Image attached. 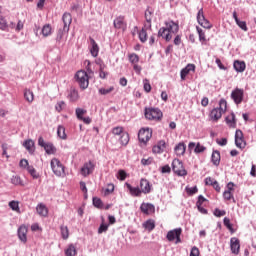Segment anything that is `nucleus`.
I'll return each mask as SVG.
<instances>
[{"instance_id": "60", "label": "nucleus", "mask_w": 256, "mask_h": 256, "mask_svg": "<svg viewBox=\"0 0 256 256\" xmlns=\"http://www.w3.org/2000/svg\"><path fill=\"white\" fill-rule=\"evenodd\" d=\"M120 181H125L127 178V173L124 170H119L118 172Z\"/></svg>"}, {"instance_id": "12", "label": "nucleus", "mask_w": 256, "mask_h": 256, "mask_svg": "<svg viewBox=\"0 0 256 256\" xmlns=\"http://www.w3.org/2000/svg\"><path fill=\"white\" fill-rule=\"evenodd\" d=\"M93 171H95V164L90 161L88 163H85L81 168V175H83V177H87V175H91Z\"/></svg>"}, {"instance_id": "11", "label": "nucleus", "mask_w": 256, "mask_h": 256, "mask_svg": "<svg viewBox=\"0 0 256 256\" xmlns=\"http://www.w3.org/2000/svg\"><path fill=\"white\" fill-rule=\"evenodd\" d=\"M235 145L238 147V149H245L247 145L245 139L243 138V131L241 130H236L235 132Z\"/></svg>"}, {"instance_id": "59", "label": "nucleus", "mask_w": 256, "mask_h": 256, "mask_svg": "<svg viewBox=\"0 0 256 256\" xmlns=\"http://www.w3.org/2000/svg\"><path fill=\"white\" fill-rule=\"evenodd\" d=\"M113 135H121L123 133V127H115L112 130Z\"/></svg>"}, {"instance_id": "25", "label": "nucleus", "mask_w": 256, "mask_h": 256, "mask_svg": "<svg viewBox=\"0 0 256 256\" xmlns=\"http://www.w3.org/2000/svg\"><path fill=\"white\" fill-rule=\"evenodd\" d=\"M186 149H187V146L185 145V143L180 142L178 145H176V147L174 148V151L176 155L181 156V155H185Z\"/></svg>"}, {"instance_id": "56", "label": "nucleus", "mask_w": 256, "mask_h": 256, "mask_svg": "<svg viewBox=\"0 0 256 256\" xmlns=\"http://www.w3.org/2000/svg\"><path fill=\"white\" fill-rule=\"evenodd\" d=\"M20 167L27 170L31 166L29 165V161H27V159H22L20 160Z\"/></svg>"}, {"instance_id": "30", "label": "nucleus", "mask_w": 256, "mask_h": 256, "mask_svg": "<svg viewBox=\"0 0 256 256\" xmlns=\"http://www.w3.org/2000/svg\"><path fill=\"white\" fill-rule=\"evenodd\" d=\"M44 150L48 155H54L55 151H57V149L51 142H47V145L44 147Z\"/></svg>"}, {"instance_id": "50", "label": "nucleus", "mask_w": 256, "mask_h": 256, "mask_svg": "<svg viewBox=\"0 0 256 256\" xmlns=\"http://www.w3.org/2000/svg\"><path fill=\"white\" fill-rule=\"evenodd\" d=\"M215 217H225L227 215V212L225 210H219V208H216L214 210Z\"/></svg>"}, {"instance_id": "64", "label": "nucleus", "mask_w": 256, "mask_h": 256, "mask_svg": "<svg viewBox=\"0 0 256 256\" xmlns=\"http://www.w3.org/2000/svg\"><path fill=\"white\" fill-rule=\"evenodd\" d=\"M161 173H171V167L169 165H165L161 168Z\"/></svg>"}, {"instance_id": "20", "label": "nucleus", "mask_w": 256, "mask_h": 256, "mask_svg": "<svg viewBox=\"0 0 256 256\" xmlns=\"http://www.w3.org/2000/svg\"><path fill=\"white\" fill-rule=\"evenodd\" d=\"M158 37H162V39H165V41H170L173 36L169 33V30L165 27H162L158 31Z\"/></svg>"}, {"instance_id": "2", "label": "nucleus", "mask_w": 256, "mask_h": 256, "mask_svg": "<svg viewBox=\"0 0 256 256\" xmlns=\"http://www.w3.org/2000/svg\"><path fill=\"white\" fill-rule=\"evenodd\" d=\"M227 111V101L224 99H221L219 102V108H214L211 113L210 117L213 119V121H219L221 117L223 116V113Z\"/></svg>"}, {"instance_id": "32", "label": "nucleus", "mask_w": 256, "mask_h": 256, "mask_svg": "<svg viewBox=\"0 0 256 256\" xmlns=\"http://www.w3.org/2000/svg\"><path fill=\"white\" fill-rule=\"evenodd\" d=\"M143 227L147 230V231H153L155 229V221L153 220H147L144 224Z\"/></svg>"}, {"instance_id": "1", "label": "nucleus", "mask_w": 256, "mask_h": 256, "mask_svg": "<svg viewBox=\"0 0 256 256\" xmlns=\"http://www.w3.org/2000/svg\"><path fill=\"white\" fill-rule=\"evenodd\" d=\"M63 21V29H59L56 36V41H61L64 35L69 33V29L71 27V23H73V17L70 13L65 12L62 16Z\"/></svg>"}, {"instance_id": "24", "label": "nucleus", "mask_w": 256, "mask_h": 256, "mask_svg": "<svg viewBox=\"0 0 256 256\" xmlns=\"http://www.w3.org/2000/svg\"><path fill=\"white\" fill-rule=\"evenodd\" d=\"M90 43H91L90 53L92 57H97V55H99V45H97V42H95L94 39H90Z\"/></svg>"}, {"instance_id": "34", "label": "nucleus", "mask_w": 256, "mask_h": 256, "mask_svg": "<svg viewBox=\"0 0 256 256\" xmlns=\"http://www.w3.org/2000/svg\"><path fill=\"white\" fill-rule=\"evenodd\" d=\"M152 15H153V13L151 12V10L147 9L145 11V19H146V21L148 23V25H146L145 27H148L149 29H151Z\"/></svg>"}, {"instance_id": "44", "label": "nucleus", "mask_w": 256, "mask_h": 256, "mask_svg": "<svg viewBox=\"0 0 256 256\" xmlns=\"http://www.w3.org/2000/svg\"><path fill=\"white\" fill-rule=\"evenodd\" d=\"M55 109L56 111H58V113H61L63 109H65V101L57 102V104L55 105Z\"/></svg>"}, {"instance_id": "7", "label": "nucleus", "mask_w": 256, "mask_h": 256, "mask_svg": "<svg viewBox=\"0 0 256 256\" xmlns=\"http://www.w3.org/2000/svg\"><path fill=\"white\" fill-rule=\"evenodd\" d=\"M181 233H183V230L181 228H176L174 230H170L167 233L166 239L168 241H175L176 245L181 243Z\"/></svg>"}, {"instance_id": "31", "label": "nucleus", "mask_w": 256, "mask_h": 256, "mask_svg": "<svg viewBox=\"0 0 256 256\" xmlns=\"http://www.w3.org/2000/svg\"><path fill=\"white\" fill-rule=\"evenodd\" d=\"M212 163L216 166L221 163V154L219 153V151H214L212 153Z\"/></svg>"}, {"instance_id": "62", "label": "nucleus", "mask_w": 256, "mask_h": 256, "mask_svg": "<svg viewBox=\"0 0 256 256\" xmlns=\"http://www.w3.org/2000/svg\"><path fill=\"white\" fill-rule=\"evenodd\" d=\"M216 182H217V180H215V179H213V178H211V177H208V178L205 179V184H206V185H212V186H214Z\"/></svg>"}, {"instance_id": "58", "label": "nucleus", "mask_w": 256, "mask_h": 256, "mask_svg": "<svg viewBox=\"0 0 256 256\" xmlns=\"http://www.w3.org/2000/svg\"><path fill=\"white\" fill-rule=\"evenodd\" d=\"M11 183H12L13 185H21V177H19V176H13V177L11 178Z\"/></svg>"}, {"instance_id": "4", "label": "nucleus", "mask_w": 256, "mask_h": 256, "mask_svg": "<svg viewBox=\"0 0 256 256\" xmlns=\"http://www.w3.org/2000/svg\"><path fill=\"white\" fill-rule=\"evenodd\" d=\"M75 79L80 87V89H87L89 87V75H87V72L80 70L76 73Z\"/></svg>"}, {"instance_id": "48", "label": "nucleus", "mask_w": 256, "mask_h": 256, "mask_svg": "<svg viewBox=\"0 0 256 256\" xmlns=\"http://www.w3.org/2000/svg\"><path fill=\"white\" fill-rule=\"evenodd\" d=\"M205 146L201 145L200 143L196 144V147L194 148V153L199 154L203 153L205 151Z\"/></svg>"}, {"instance_id": "6", "label": "nucleus", "mask_w": 256, "mask_h": 256, "mask_svg": "<svg viewBox=\"0 0 256 256\" xmlns=\"http://www.w3.org/2000/svg\"><path fill=\"white\" fill-rule=\"evenodd\" d=\"M145 117L149 120L159 121L163 117V112L159 108H148L145 110Z\"/></svg>"}, {"instance_id": "10", "label": "nucleus", "mask_w": 256, "mask_h": 256, "mask_svg": "<svg viewBox=\"0 0 256 256\" xmlns=\"http://www.w3.org/2000/svg\"><path fill=\"white\" fill-rule=\"evenodd\" d=\"M244 95H245V92L243 91V89L236 88L231 93V99H233L236 105H240V103H243Z\"/></svg>"}, {"instance_id": "15", "label": "nucleus", "mask_w": 256, "mask_h": 256, "mask_svg": "<svg viewBox=\"0 0 256 256\" xmlns=\"http://www.w3.org/2000/svg\"><path fill=\"white\" fill-rule=\"evenodd\" d=\"M140 191L144 194L151 193V184L149 183V180H140Z\"/></svg>"}, {"instance_id": "46", "label": "nucleus", "mask_w": 256, "mask_h": 256, "mask_svg": "<svg viewBox=\"0 0 256 256\" xmlns=\"http://www.w3.org/2000/svg\"><path fill=\"white\" fill-rule=\"evenodd\" d=\"M115 191V185L113 184H108L107 188L104 190V195H111Z\"/></svg>"}, {"instance_id": "37", "label": "nucleus", "mask_w": 256, "mask_h": 256, "mask_svg": "<svg viewBox=\"0 0 256 256\" xmlns=\"http://www.w3.org/2000/svg\"><path fill=\"white\" fill-rule=\"evenodd\" d=\"M62 239H69V228L67 226L60 227Z\"/></svg>"}, {"instance_id": "21", "label": "nucleus", "mask_w": 256, "mask_h": 256, "mask_svg": "<svg viewBox=\"0 0 256 256\" xmlns=\"http://www.w3.org/2000/svg\"><path fill=\"white\" fill-rule=\"evenodd\" d=\"M68 99L71 101V103H75L76 101H79V91L75 88H71L68 93Z\"/></svg>"}, {"instance_id": "19", "label": "nucleus", "mask_w": 256, "mask_h": 256, "mask_svg": "<svg viewBox=\"0 0 256 256\" xmlns=\"http://www.w3.org/2000/svg\"><path fill=\"white\" fill-rule=\"evenodd\" d=\"M126 187L130 193V195H132V197H141V188L139 187H133L131 186V184L126 183Z\"/></svg>"}, {"instance_id": "29", "label": "nucleus", "mask_w": 256, "mask_h": 256, "mask_svg": "<svg viewBox=\"0 0 256 256\" xmlns=\"http://www.w3.org/2000/svg\"><path fill=\"white\" fill-rule=\"evenodd\" d=\"M65 255L66 256H76L77 255V248L75 245L70 244L68 248L65 250Z\"/></svg>"}, {"instance_id": "14", "label": "nucleus", "mask_w": 256, "mask_h": 256, "mask_svg": "<svg viewBox=\"0 0 256 256\" xmlns=\"http://www.w3.org/2000/svg\"><path fill=\"white\" fill-rule=\"evenodd\" d=\"M230 248H231V252L234 253V255H239V249H241V245L239 244V239L235 237L231 238Z\"/></svg>"}, {"instance_id": "43", "label": "nucleus", "mask_w": 256, "mask_h": 256, "mask_svg": "<svg viewBox=\"0 0 256 256\" xmlns=\"http://www.w3.org/2000/svg\"><path fill=\"white\" fill-rule=\"evenodd\" d=\"M139 39L142 43H145L147 41V30L142 28V30L139 32Z\"/></svg>"}, {"instance_id": "22", "label": "nucleus", "mask_w": 256, "mask_h": 256, "mask_svg": "<svg viewBox=\"0 0 256 256\" xmlns=\"http://www.w3.org/2000/svg\"><path fill=\"white\" fill-rule=\"evenodd\" d=\"M233 67L237 73H243V71H245L247 68V65L243 61L236 60L234 61Z\"/></svg>"}, {"instance_id": "8", "label": "nucleus", "mask_w": 256, "mask_h": 256, "mask_svg": "<svg viewBox=\"0 0 256 256\" xmlns=\"http://www.w3.org/2000/svg\"><path fill=\"white\" fill-rule=\"evenodd\" d=\"M151 137H153V130L149 128H142L138 132V139L140 143H147Z\"/></svg>"}, {"instance_id": "5", "label": "nucleus", "mask_w": 256, "mask_h": 256, "mask_svg": "<svg viewBox=\"0 0 256 256\" xmlns=\"http://www.w3.org/2000/svg\"><path fill=\"white\" fill-rule=\"evenodd\" d=\"M172 171L178 175V177H185V175H187V170H185L183 162L179 159L172 161Z\"/></svg>"}, {"instance_id": "57", "label": "nucleus", "mask_w": 256, "mask_h": 256, "mask_svg": "<svg viewBox=\"0 0 256 256\" xmlns=\"http://www.w3.org/2000/svg\"><path fill=\"white\" fill-rule=\"evenodd\" d=\"M198 189L197 186L194 187H186V192L188 193V195H195V193H197Z\"/></svg>"}, {"instance_id": "27", "label": "nucleus", "mask_w": 256, "mask_h": 256, "mask_svg": "<svg viewBox=\"0 0 256 256\" xmlns=\"http://www.w3.org/2000/svg\"><path fill=\"white\" fill-rule=\"evenodd\" d=\"M24 99H26L28 103H33V101H35V95L33 94V91H31L30 89H25Z\"/></svg>"}, {"instance_id": "13", "label": "nucleus", "mask_w": 256, "mask_h": 256, "mask_svg": "<svg viewBox=\"0 0 256 256\" xmlns=\"http://www.w3.org/2000/svg\"><path fill=\"white\" fill-rule=\"evenodd\" d=\"M140 210L142 213H144V215H151L152 213H155V206L150 203H142Z\"/></svg>"}, {"instance_id": "53", "label": "nucleus", "mask_w": 256, "mask_h": 256, "mask_svg": "<svg viewBox=\"0 0 256 256\" xmlns=\"http://www.w3.org/2000/svg\"><path fill=\"white\" fill-rule=\"evenodd\" d=\"M108 229H109V224L102 223L98 229L99 235H101V233L107 232Z\"/></svg>"}, {"instance_id": "55", "label": "nucleus", "mask_w": 256, "mask_h": 256, "mask_svg": "<svg viewBox=\"0 0 256 256\" xmlns=\"http://www.w3.org/2000/svg\"><path fill=\"white\" fill-rule=\"evenodd\" d=\"M223 197L226 201H231V199H233V192L225 190L223 193Z\"/></svg>"}, {"instance_id": "63", "label": "nucleus", "mask_w": 256, "mask_h": 256, "mask_svg": "<svg viewBox=\"0 0 256 256\" xmlns=\"http://www.w3.org/2000/svg\"><path fill=\"white\" fill-rule=\"evenodd\" d=\"M190 256H199V248L193 247L190 252Z\"/></svg>"}, {"instance_id": "16", "label": "nucleus", "mask_w": 256, "mask_h": 256, "mask_svg": "<svg viewBox=\"0 0 256 256\" xmlns=\"http://www.w3.org/2000/svg\"><path fill=\"white\" fill-rule=\"evenodd\" d=\"M18 238L22 243H27V226L22 225L18 228Z\"/></svg>"}, {"instance_id": "41", "label": "nucleus", "mask_w": 256, "mask_h": 256, "mask_svg": "<svg viewBox=\"0 0 256 256\" xmlns=\"http://www.w3.org/2000/svg\"><path fill=\"white\" fill-rule=\"evenodd\" d=\"M9 25L7 24V20L3 18V16H0V30L1 31H6Z\"/></svg>"}, {"instance_id": "61", "label": "nucleus", "mask_w": 256, "mask_h": 256, "mask_svg": "<svg viewBox=\"0 0 256 256\" xmlns=\"http://www.w3.org/2000/svg\"><path fill=\"white\" fill-rule=\"evenodd\" d=\"M104 66L100 65V72H99V77L100 79H105L107 77V72L103 71Z\"/></svg>"}, {"instance_id": "54", "label": "nucleus", "mask_w": 256, "mask_h": 256, "mask_svg": "<svg viewBox=\"0 0 256 256\" xmlns=\"http://www.w3.org/2000/svg\"><path fill=\"white\" fill-rule=\"evenodd\" d=\"M236 24L238 25V27H240V29H242V31H248L246 21L239 20L238 22H236Z\"/></svg>"}, {"instance_id": "28", "label": "nucleus", "mask_w": 256, "mask_h": 256, "mask_svg": "<svg viewBox=\"0 0 256 256\" xmlns=\"http://www.w3.org/2000/svg\"><path fill=\"white\" fill-rule=\"evenodd\" d=\"M25 149H27V151H29V153H33V151L35 150L34 147H35V142L31 139L29 140H26L24 143H23Z\"/></svg>"}, {"instance_id": "42", "label": "nucleus", "mask_w": 256, "mask_h": 256, "mask_svg": "<svg viewBox=\"0 0 256 256\" xmlns=\"http://www.w3.org/2000/svg\"><path fill=\"white\" fill-rule=\"evenodd\" d=\"M120 143L121 145H127L129 143V134L123 133L120 137Z\"/></svg>"}, {"instance_id": "18", "label": "nucleus", "mask_w": 256, "mask_h": 256, "mask_svg": "<svg viewBox=\"0 0 256 256\" xmlns=\"http://www.w3.org/2000/svg\"><path fill=\"white\" fill-rule=\"evenodd\" d=\"M166 29L168 30V33H173L175 35L179 33V24L173 21L166 22Z\"/></svg>"}, {"instance_id": "38", "label": "nucleus", "mask_w": 256, "mask_h": 256, "mask_svg": "<svg viewBox=\"0 0 256 256\" xmlns=\"http://www.w3.org/2000/svg\"><path fill=\"white\" fill-rule=\"evenodd\" d=\"M42 35L43 37H49V35H51V25L46 24L43 26Z\"/></svg>"}, {"instance_id": "39", "label": "nucleus", "mask_w": 256, "mask_h": 256, "mask_svg": "<svg viewBox=\"0 0 256 256\" xmlns=\"http://www.w3.org/2000/svg\"><path fill=\"white\" fill-rule=\"evenodd\" d=\"M196 31L199 35V41H201V43H205L206 38H205V32H203V29L199 28V26L196 27Z\"/></svg>"}, {"instance_id": "9", "label": "nucleus", "mask_w": 256, "mask_h": 256, "mask_svg": "<svg viewBox=\"0 0 256 256\" xmlns=\"http://www.w3.org/2000/svg\"><path fill=\"white\" fill-rule=\"evenodd\" d=\"M197 21L201 27L204 29H211L213 26L211 22L205 18V14L203 13V8H201L197 13Z\"/></svg>"}, {"instance_id": "52", "label": "nucleus", "mask_w": 256, "mask_h": 256, "mask_svg": "<svg viewBox=\"0 0 256 256\" xmlns=\"http://www.w3.org/2000/svg\"><path fill=\"white\" fill-rule=\"evenodd\" d=\"M9 207L12 209V211H19V202L11 201L9 202Z\"/></svg>"}, {"instance_id": "26", "label": "nucleus", "mask_w": 256, "mask_h": 256, "mask_svg": "<svg viewBox=\"0 0 256 256\" xmlns=\"http://www.w3.org/2000/svg\"><path fill=\"white\" fill-rule=\"evenodd\" d=\"M153 153H163L165 151V141L161 140L158 142L156 146L153 147L152 149Z\"/></svg>"}, {"instance_id": "23", "label": "nucleus", "mask_w": 256, "mask_h": 256, "mask_svg": "<svg viewBox=\"0 0 256 256\" xmlns=\"http://www.w3.org/2000/svg\"><path fill=\"white\" fill-rule=\"evenodd\" d=\"M36 211L38 215H40V217H47V215H49V210L47 209V206H45L44 204H39L36 207Z\"/></svg>"}, {"instance_id": "3", "label": "nucleus", "mask_w": 256, "mask_h": 256, "mask_svg": "<svg viewBox=\"0 0 256 256\" xmlns=\"http://www.w3.org/2000/svg\"><path fill=\"white\" fill-rule=\"evenodd\" d=\"M51 169L56 177H65V166L57 158H53L50 162Z\"/></svg>"}, {"instance_id": "36", "label": "nucleus", "mask_w": 256, "mask_h": 256, "mask_svg": "<svg viewBox=\"0 0 256 256\" xmlns=\"http://www.w3.org/2000/svg\"><path fill=\"white\" fill-rule=\"evenodd\" d=\"M57 135L60 139H67V134L65 133V127L58 126Z\"/></svg>"}, {"instance_id": "47", "label": "nucleus", "mask_w": 256, "mask_h": 256, "mask_svg": "<svg viewBox=\"0 0 256 256\" xmlns=\"http://www.w3.org/2000/svg\"><path fill=\"white\" fill-rule=\"evenodd\" d=\"M114 89H115L114 87L100 88L99 93H100V95H109V93H111Z\"/></svg>"}, {"instance_id": "33", "label": "nucleus", "mask_w": 256, "mask_h": 256, "mask_svg": "<svg viewBox=\"0 0 256 256\" xmlns=\"http://www.w3.org/2000/svg\"><path fill=\"white\" fill-rule=\"evenodd\" d=\"M26 171H28V173L31 175V177H33V179H39V173H37V170H35V167L28 166Z\"/></svg>"}, {"instance_id": "49", "label": "nucleus", "mask_w": 256, "mask_h": 256, "mask_svg": "<svg viewBox=\"0 0 256 256\" xmlns=\"http://www.w3.org/2000/svg\"><path fill=\"white\" fill-rule=\"evenodd\" d=\"M129 61L135 65L136 63H139V56L137 54H130Z\"/></svg>"}, {"instance_id": "40", "label": "nucleus", "mask_w": 256, "mask_h": 256, "mask_svg": "<svg viewBox=\"0 0 256 256\" xmlns=\"http://www.w3.org/2000/svg\"><path fill=\"white\" fill-rule=\"evenodd\" d=\"M75 113H76L77 119H79V121H81L83 118V115H85L87 113V110L82 109V108H76Z\"/></svg>"}, {"instance_id": "35", "label": "nucleus", "mask_w": 256, "mask_h": 256, "mask_svg": "<svg viewBox=\"0 0 256 256\" xmlns=\"http://www.w3.org/2000/svg\"><path fill=\"white\" fill-rule=\"evenodd\" d=\"M226 123L229 125V127H235L236 122H235V114H231L226 117Z\"/></svg>"}, {"instance_id": "45", "label": "nucleus", "mask_w": 256, "mask_h": 256, "mask_svg": "<svg viewBox=\"0 0 256 256\" xmlns=\"http://www.w3.org/2000/svg\"><path fill=\"white\" fill-rule=\"evenodd\" d=\"M93 205H94V207H97L98 209H101L103 207V201H101L100 198L94 197L93 198Z\"/></svg>"}, {"instance_id": "17", "label": "nucleus", "mask_w": 256, "mask_h": 256, "mask_svg": "<svg viewBox=\"0 0 256 256\" xmlns=\"http://www.w3.org/2000/svg\"><path fill=\"white\" fill-rule=\"evenodd\" d=\"M115 29H120V31H125L127 29V24L125 23V19L123 17H118L114 20Z\"/></svg>"}, {"instance_id": "51", "label": "nucleus", "mask_w": 256, "mask_h": 256, "mask_svg": "<svg viewBox=\"0 0 256 256\" xmlns=\"http://www.w3.org/2000/svg\"><path fill=\"white\" fill-rule=\"evenodd\" d=\"M223 223L225 225V227H227V229H229V231H233V225L231 224V220L227 217H225L223 219Z\"/></svg>"}]
</instances>
